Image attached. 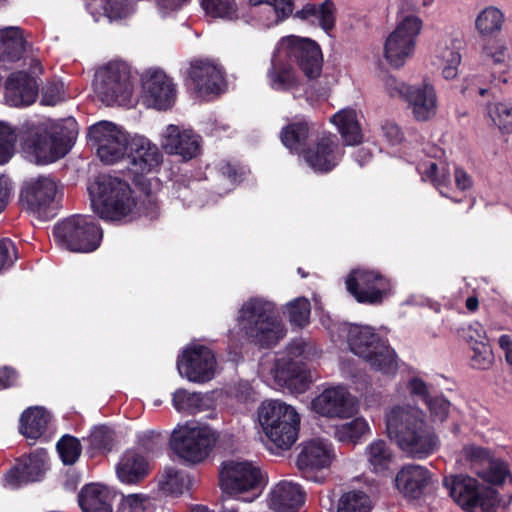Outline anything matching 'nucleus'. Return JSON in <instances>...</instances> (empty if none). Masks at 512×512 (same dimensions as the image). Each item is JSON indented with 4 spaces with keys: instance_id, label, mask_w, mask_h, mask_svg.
<instances>
[{
    "instance_id": "nucleus-47",
    "label": "nucleus",
    "mask_w": 512,
    "mask_h": 512,
    "mask_svg": "<svg viewBox=\"0 0 512 512\" xmlns=\"http://www.w3.org/2000/svg\"><path fill=\"white\" fill-rule=\"evenodd\" d=\"M309 128L304 122L294 123L286 126L281 133L282 143L291 151L301 153L305 151V141L308 137Z\"/></svg>"
},
{
    "instance_id": "nucleus-38",
    "label": "nucleus",
    "mask_w": 512,
    "mask_h": 512,
    "mask_svg": "<svg viewBox=\"0 0 512 512\" xmlns=\"http://www.w3.org/2000/svg\"><path fill=\"white\" fill-rule=\"evenodd\" d=\"M295 16L311 24H317L323 30L328 31L335 24V6L330 0H325L319 5L308 3L297 11Z\"/></svg>"
},
{
    "instance_id": "nucleus-59",
    "label": "nucleus",
    "mask_w": 512,
    "mask_h": 512,
    "mask_svg": "<svg viewBox=\"0 0 512 512\" xmlns=\"http://www.w3.org/2000/svg\"><path fill=\"white\" fill-rule=\"evenodd\" d=\"M427 408L433 422H444L450 412V402L441 396L432 397L427 401Z\"/></svg>"
},
{
    "instance_id": "nucleus-18",
    "label": "nucleus",
    "mask_w": 512,
    "mask_h": 512,
    "mask_svg": "<svg viewBox=\"0 0 512 512\" xmlns=\"http://www.w3.org/2000/svg\"><path fill=\"white\" fill-rule=\"evenodd\" d=\"M176 96V84L165 71L151 67L142 72L139 102L146 108L168 110L174 105Z\"/></svg>"
},
{
    "instance_id": "nucleus-29",
    "label": "nucleus",
    "mask_w": 512,
    "mask_h": 512,
    "mask_svg": "<svg viewBox=\"0 0 512 512\" xmlns=\"http://www.w3.org/2000/svg\"><path fill=\"white\" fill-rule=\"evenodd\" d=\"M304 504V492L293 481L281 480L268 494L267 505L275 512H297Z\"/></svg>"
},
{
    "instance_id": "nucleus-2",
    "label": "nucleus",
    "mask_w": 512,
    "mask_h": 512,
    "mask_svg": "<svg viewBox=\"0 0 512 512\" xmlns=\"http://www.w3.org/2000/svg\"><path fill=\"white\" fill-rule=\"evenodd\" d=\"M93 211L102 219L120 221L132 219L143 206L150 218L158 215L157 201L148 194L147 200L138 206L129 183L112 175L99 176L88 188Z\"/></svg>"
},
{
    "instance_id": "nucleus-55",
    "label": "nucleus",
    "mask_w": 512,
    "mask_h": 512,
    "mask_svg": "<svg viewBox=\"0 0 512 512\" xmlns=\"http://www.w3.org/2000/svg\"><path fill=\"white\" fill-rule=\"evenodd\" d=\"M16 135L12 128L4 122H0V165L7 163L14 151Z\"/></svg>"
},
{
    "instance_id": "nucleus-14",
    "label": "nucleus",
    "mask_w": 512,
    "mask_h": 512,
    "mask_svg": "<svg viewBox=\"0 0 512 512\" xmlns=\"http://www.w3.org/2000/svg\"><path fill=\"white\" fill-rule=\"evenodd\" d=\"M307 344L302 339L293 341L288 347L289 357L278 358L271 375L279 388H286L291 393H303L312 381L309 371L304 365L292 359L305 354Z\"/></svg>"
},
{
    "instance_id": "nucleus-32",
    "label": "nucleus",
    "mask_w": 512,
    "mask_h": 512,
    "mask_svg": "<svg viewBox=\"0 0 512 512\" xmlns=\"http://www.w3.org/2000/svg\"><path fill=\"white\" fill-rule=\"evenodd\" d=\"M30 47L17 26L0 28V62L13 63L27 57Z\"/></svg>"
},
{
    "instance_id": "nucleus-12",
    "label": "nucleus",
    "mask_w": 512,
    "mask_h": 512,
    "mask_svg": "<svg viewBox=\"0 0 512 512\" xmlns=\"http://www.w3.org/2000/svg\"><path fill=\"white\" fill-rule=\"evenodd\" d=\"M54 236L67 250L89 253L99 247L103 232L91 216L75 215L56 224Z\"/></svg>"
},
{
    "instance_id": "nucleus-13",
    "label": "nucleus",
    "mask_w": 512,
    "mask_h": 512,
    "mask_svg": "<svg viewBox=\"0 0 512 512\" xmlns=\"http://www.w3.org/2000/svg\"><path fill=\"white\" fill-rule=\"evenodd\" d=\"M444 486L452 499L467 512H493L497 504L496 491L480 485L467 475H454L444 479Z\"/></svg>"
},
{
    "instance_id": "nucleus-63",
    "label": "nucleus",
    "mask_w": 512,
    "mask_h": 512,
    "mask_svg": "<svg viewBox=\"0 0 512 512\" xmlns=\"http://www.w3.org/2000/svg\"><path fill=\"white\" fill-rule=\"evenodd\" d=\"M381 131L385 139L392 145L399 144L403 139L401 129L392 121H384L381 124Z\"/></svg>"
},
{
    "instance_id": "nucleus-37",
    "label": "nucleus",
    "mask_w": 512,
    "mask_h": 512,
    "mask_svg": "<svg viewBox=\"0 0 512 512\" xmlns=\"http://www.w3.org/2000/svg\"><path fill=\"white\" fill-rule=\"evenodd\" d=\"M249 4L259 7V20L266 27L277 25L293 12L292 0H249Z\"/></svg>"
},
{
    "instance_id": "nucleus-52",
    "label": "nucleus",
    "mask_w": 512,
    "mask_h": 512,
    "mask_svg": "<svg viewBox=\"0 0 512 512\" xmlns=\"http://www.w3.org/2000/svg\"><path fill=\"white\" fill-rule=\"evenodd\" d=\"M462 456L469 463L471 470L476 473L494 456V454L488 448L468 444L463 447Z\"/></svg>"
},
{
    "instance_id": "nucleus-36",
    "label": "nucleus",
    "mask_w": 512,
    "mask_h": 512,
    "mask_svg": "<svg viewBox=\"0 0 512 512\" xmlns=\"http://www.w3.org/2000/svg\"><path fill=\"white\" fill-rule=\"evenodd\" d=\"M79 505L83 512H113L111 493L100 484L85 486L79 494Z\"/></svg>"
},
{
    "instance_id": "nucleus-8",
    "label": "nucleus",
    "mask_w": 512,
    "mask_h": 512,
    "mask_svg": "<svg viewBox=\"0 0 512 512\" xmlns=\"http://www.w3.org/2000/svg\"><path fill=\"white\" fill-rule=\"evenodd\" d=\"M423 25L414 0H402L396 26L384 42V58L391 66L401 68L413 56Z\"/></svg>"
},
{
    "instance_id": "nucleus-28",
    "label": "nucleus",
    "mask_w": 512,
    "mask_h": 512,
    "mask_svg": "<svg viewBox=\"0 0 512 512\" xmlns=\"http://www.w3.org/2000/svg\"><path fill=\"white\" fill-rule=\"evenodd\" d=\"M131 169L136 174L154 171L161 163L162 155L158 147L142 136H134L128 147Z\"/></svg>"
},
{
    "instance_id": "nucleus-21",
    "label": "nucleus",
    "mask_w": 512,
    "mask_h": 512,
    "mask_svg": "<svg viewBox=\"0 0 512 512\" xmlns=\"http://www.w3.org/2000/svg\"><path fill=\"white\" fill-rule=\"evenodd\" d=\"M316 414L330 419H349L359 412V401L344 386L324 389L311 401Z\"/></svg>"
},
{
    "instance_id": "nucleus-22",
    "label": "nucleus",
    "mask_w": 512,
    "mask_h": 512,
    "mask_svg": "<svg viewBox=\"0 0 512 512\" xmlns=\"http://www.w3.org/2000/svg\"><path fill=\"white\" fill-rule=\"evenodd\" d=\"M189 77L191 87L203 98L219 95L226 89L223 68L211 60L192 62Z\"/></svg>"
},
{
    "instance_id": "nucleus-39",
    "label": "nucleus",
    "mask_w": 512,
    "mask_h": 512,
    "mask_svg": "<svg viewBox=\"0 0 512 512\" xmlns=\"http://www.w3.org/2000/svg\"><path fill=\"white\" fill-rule=\"evenodd\" d=\"M371 434V427L363 416L338 424L334 428V438L343 444L356 446Z\"/></svg>"
},
{
    "instance_id": "nucleus-4",
    "label": "nucleus",
    "mask_w": 512,
    "mask_h": 512,
    "mask_svg": "<svg viewBox=\"0 0 512 512\" xmlns=\"http://www.w3.org/2000/svg\"><path fill=\"white\" fill-rule=\"evenodd\" d=\"M77 124L71 119H43L27 127L24 149L30 161L49 164L65 156L74 144Z\"/></svg>"
},
{
    "instance_id": "nucleus-45",
    "label": "nucleus",
    "mask_w": 512,
    "mask_h": 512,
    "mask_svg": "<svg viewBox=\"0 0 512 512\" xmlns=\"http://www.w3.org/2000/svg\"><path fill=\"white\" fill-rule=\"evenodd\" d=\"M481 480L490 485H502L510 478L508 465L495 456L475 473Z\"/></svg>"
},
{
    "instance_id": "nucleus-54",
    "label": "nucleus",
    "mask_w": 512,
    "mask_h": 512,
    "mask_svg": "<svg viewBox=\"0 0 512 512\" xmlns=\"http://www.w3.org/2000/svg\"><path fill=\"white\" fill-rule=\"evenodd\" d=\"M59 455L66 465L74 464L82 451L80 441L70 435H64L57 443Z\"/></svg>"
},
{
    "instance_id": "nucleus-10",
    "label": "nucleus",
    "mask_w": 512,
    "mask_h": 512,
    "mask_svg": "<svg viewBox=\"0 0 512 512\" xmlns=\"http://www.w3.org/2000/svg\"><path fill=\"white\" fill-rule=\"evenodd\" d=\"M216 442L215 432L197 423H185L174 428L170 437L172 451L190 464L204 461Z\"/></svg>"
},
{
    "instance_id": "nucleus-58",
    "label": "nucleus",
    "mask_w": 512,
    "mask_h": 512,
    "mask_svg": "<svg viewBox=\"0 0 512 512\" xmlns=\"http://www.w3.org/2000/svg\"><path fill=\"white\" fill-rule=\"evenodd\" d=\"M123 507L127 512H153L152 500L143 494H130L124 497Z\"/></svg>"
},
{
    "instance_id": "nucleus-33",
    "label": "nucleus",
    "mask_w": 512,
    "mask_h": 512,
    "mask_svg": "<svg viewBox=\"0 0 512 512\" xmlns=\"http://www.w3.org/2000/svg\"><path fill=\"white\" fill-rule=\"evenodd\" d=\"M149 472V462L137 450L130 449L123 453L117 466V477L122 483L136 484L144 479Z\"/></svg>"
},
{
    "instance_id": "nucleus-43",
    "label": "nucleus",
    "mask_w": 512,
    "mask_h": 512,
    "mask_svg": "<svg viewBox=\"0 0 512 512\" xmlns=\"http://www.w3.org/2000/svg\"><path fill=\"white\" fill-rule=\"evenodd\" d=\"M191 486L190 476L183 470L168 467L159 479L160 489L170 495H181Z\"/></svg>"
},
{
    "instance_id": "nucleus-53",
    "label": "nucleus",
    "mask_w": 512,
    "mask_h": 512,
    "mask_svg": "<svg viewBox=\"0 0 512 512\" xmlns=\"http://www.w3.org/2000/svg\"><path fill=\"white\" fill-rule=\"evenodd\" d=\"M87 440L91 449L97 452H109L114 444V433L107 426H97L93 428Z\"/></svg>"
},
{
    "instance_id": "nucleus-61",
    "label": "nucleus",
    "mask_w": 512,
    "mask_h": 512,
    "mask_svg": "<svg viewBox=\"0 0 512 512\" xmlns=\"http://www.w3.org/2000/svg\"><path fill=\"white\" fill-rule=\"evenodd\" d=\"M406 389L412 397L423 400L426 404L430 397V388L428 384L421 378L413 376L406 384Z\"/></svg>"
},
{
    "instance_id": "nucleus-60",
    "label": "nucleus",
    "mask_w": 512,
    "mask_h": 512,
    "mask_svg": "<svg viewBox=\"0 0 512 512\" xmlns=\"http://www.w3.org/2000/svg\"><path fill=\"white\" fill-rule=\"evenodd\" d=\"M411 87L412 85H408L392 75H386L383 79L384 91L391 98H399L405 100Z\"/></svg>"
},
{
    "instance_id": "nucleus-57",
    "label": "nucleus",
    "mask_w": 512,
    "mask_h": 512,
    "mask_svg": "<svg viewBox=\"0 0 512 512\" xmlns=\"http://www.w3.org/2000/svg\"><path fill=\"white\" fill-rule=\"evenodd\" d=\"M473 355L471 356L472 365L478 369L487 368L493 361V354L488 344V340L485 339L481 342L474 343L470 346Z\"/></svg>"
},
{
    "instance_id": "nucleus-16",
    "label": "nucleus",
    "mask_w": 512,
    "mask_h": 512,
    "mask_svg": "<svg viewBox=\"0 0 512 512\" xmlns=\"http://www.w3.org/2000/svg\"><path fill=\"white\" fill-rule=\"evenodd\" d=\"M347 291L362 304H381L392 290L391 281L379 271L356 268L345 279Z\"/></svg>"
},
{
    "instance_id": "nucleus-1",
    "label": "nucleus",
    "mask_w": 512,
    "mask_h": 512,
    "mask_svg": "<svg viewBox=\"0 0 512 512\" xmlns=\"http://www.w3.org/2000/svg\"><path fill=\"white\" fill-rule=\"evenodd\" d=\"M322 53L319 46L308 38L285 36L277 43L266 71L268 86L277 92H292L302 80L295 66L297 63L309 79L320 76Z\"/></svg>"
},
{
    "instance_id": "nucleus-23",
    "label": "nucleus",
    "mask_w": 512,
    "mask_h": 512,
    "mask_svg": "<svg viewBox=\"0 0 512 512\" xmlns=\"http://www.w3.org/2000/svg\"><path fill=\"white\" fill-rule=\"evenodd\" d=\"M202 137L191 128L174 124L167 125L161 134V145L169 154L184 160L196 157L201 149Z\"/></svg>"
},
{
    "instance_id": "nucleus-64",
    "label": "nucleus",
    "mask_w": 512,
    "mask_h": 512,
    "mask_svg": "<svg viewBox=\"0 0 512 512\" xmlns=\"http://www.w3.org/2000/svg\"><path fill=\"white\" fill-rule=\"evenodd\" d=\"M16 259V249L9 239H0V271Z\"/></svg>"
},
{
    "instance_id": "nucleus-40",
    "label": "nucleus",
    "mask_w": 512,
    "mask_h": 512,
    "mask_svg": "<svg viewBox=\"0 0 512 512\" xmlns=\"http://www.w3.org/2000/svg\"><path fill=\"white\" fill-rule=\"evenodd\" d=\"M50 420L49 413L43 407L25 410L20 419V432L27 439L36 440L45 431Z\"/></svg>"
},
{
    "instance_id": "nucleus-19",
    "label": "nucleus",
    "mask_w": 512,
    "mask_h": 512,
    "mask_svg": "<svg viewBox=\"0 0 512 512\" xmlns=\"http://www.w3.org/2000/svg\"><path fill=\"white\" fill-rule=\"evenodd\" d=\"M59 193L60 186L53 177L40 175L23 182L20 201L28 212L38 218H46Z\"/></svg>"
},
{
    "instance_id": "nucleus-44",
    "label": "nucleus",
    "mask_w": 512,
    "mask_h": 512,
    "mask_svg": "<svg viewBox=\"0 0 512 512\" xmlns=\"http://www.w3.org/2000/svg\"><path fill=\"white\" fill-rule=\"evenodd\" d=\"M486 116L502 134L512 133V104L493 102L487 105Z\"/></svg>"
},
{
    "instance_id": "nucleus-48",
    "label": "nucleus",
    "mask_w": 512,
    "mask_h": 512,
    "mask_svg": "<svg viewBox=\"0 0 512 512\" xmlns=\"http://www.w3.org/2000/svg\"><path fill=\"white\" fill-rule=\"evenodd\" d=\"M172 402L178 412L195 414L204 410L205 397L201 393L178 389L173 394Z\"/></svg>"
},
{
    "instance_id": "nucleus-46",
    "label": "nucleus",
    "mask_w": 512,
    "mask_h": 512,
    "mask_svg": "<svg viewBox=\"0 0 512 512\" xmlns=\"http://www.w3.org/2000/svg\"><path fill=\"white\" fill-rule=\"evenodd\" d=\"M504 23L503 12L494 7L484 8L477 16L475 25L477 31L482 35H492L502 29Z\"/></svg>"
},
{
    "instance_id": "nucleus-6",
    "label": "nucleus",
    "mask_w": 512,
    "mask_h": 512,
    "mask_svg": "<svg viewBox=\"0 0 512 512\" xmlns=\"http://www.w3.org/2000/svg\"><path fill=\"white\" fill-rule=\"evenodd\" d=\"M258 421L273 453L287 451L296 443L301 418L296 409L280 400H268L258 408Z\"/></svg>"
},
{
    "instance_id": "nucleus-25",
    "label": "nucleus",
    "mask_w": 512,
    "mask_h": 512,
    "mask_svg": "<svg viewBox=\"0 0 512 512\" xmlns=\"http://www.w3.org/2000/svg\"><path fill=\"white\" fill-rule=\"evenodd\" d=\"M432 482V473L417 464L404 465L395 475L394 486L405 498H421Z\"/></svg>"
},
{
    "instance_id": "nucleus-9",
    "label": "nucleus",
    "mask_w": 512,
    "mask_h": 512,
    "mask_svg": "<svg viewBox=\"0 0 512 512\" xmlns=\"http://www.w3.org/2000/svg\"><path fill=\"white\" fill-rule=\"evenodd\" d=\"M93 87L99 100L108 106L132 104L130 67L123 61H112L100 67L95 73Z\"/></svg>"
},
{
    "instance_id": "nucleus-5",
    "label": "nucleus",
    "mask_w": 512,
    "mask_h": 512,
    "mask_svg": "<svg viewBox=\"0 0 512 512\" xmlns=\"http://www.w3.org/2000/svg\"><path fill=\"white\" fill-rule=\"evenodd\" d=\"M238 333L250 343L269 347L285 336L275 303L263 297L246 300L238 310Z\"/></svg>"
},
{
    "instance_id": "nucleus-42",
    "label": "nucleus",
    "mask_w": 512,
    "mask_h": 512,
    "mask_svg": "<svg viewBox=\"0 0 512 512\" xmlns=\"http://www.w3.org/2000/svg\"><path fill=\"white\" fill-rule=\"evenodd\" d=\"M373 507L372 497L360 489L342 493L336 502V512H371Z\"/></svg>"
},
{
    "instance_id": "nucleus-7",
    "label": "nucleus",
    "mask_w": 512,
    "mask_h": 512,
    "mask_svg": "<svg viewBox=\"0 0 512 512\" xmlns=\"http://www.w3.org/2000/svg\"><path fill=\"white\" fill-rule=\"evenodd\" d=\"M347 344L355 355L365 360L371 369L385 375H393L398 370L395 351L382 340L370 326L349 324L339 325Z\"/></svg>"
},
{
    "instance_id": "nucleus-31",
    "label": "nucleus",
    "mask_w": 512,
    "mask_h": 512,
    "mask_svg": "<svg viewBox=\"0 0 512 512\" xmlns=\"http://www.w3.org/2000/svg\"><path fill=\"white\" fill-rule=\"evenodd\" d=\"M405 101L417 121H428L436 115L437 94L434 86L430 83L413 85Z\"/></svg>"
},
{
    "instance_id": "nucleus-20",
    "label": "nucleus",
    "mask_w": 512,
    "mask_h": 512,
    "mask_svg": "<svg viewBox=\"0 0 512 512\" xmlns=\"http://www.w3.org/2000/svg\"><path fill=\"white\" fill-rule=\"evenodd\" d=\"M217 362L212 350L201 344L188 345L177 359L181 377L193 383H206L216 374Z\"/></svg>"
},
{
    "instance_id": "nucleus-49",
    "label": "nucleus",
    "mask_w": 512,
    "mask_h": 512,
    "mask_svg": "<svg viewBox=\"0 0 512 512\" xmlns=\"http://www.w3.org/2000/svg\"><path fill=\"white\" fill-rule=\"evenodd\" d=\"M206 14L223 20L232 21L238 18V7L235 0H202Z\"/></svg>"
},
{
    "instance_id": "nucleus-27",
    "label": "nucleus",
    "mask_w": 512,
    "mask_h": 512,
    "mask_svg": "<svg viewBox=\"0 0 512 512\" xmlns=\"http://www.w3.org/2000/svg\"><path fill=\"white\" fill-rule=\"evenodd\" d=\"M38 96V84L34 77L25 72L13 73L5 86L4 99L12 107H25L35 102Z\"/></svg>"
},
{
    "instance_id": "nucleus-35",
    "label": "nucleus",
    "mask_w": 512,
    "mask_h": 512,
    "mask_svg": "<svg viewBox=\"0 0 512 512\" xmlns=\"http://www.w3.org/2000/svg\"><path fill=\"white\" fill-rule=\"evenodd\" d=\"M364 458L372 473L384 474L393 464L395 454L387 441L374 439L366 445Z\"/></svg>"
},
{
    "instance_id": "nucleus-50",
    "label": "nucleus",
    "mask_w": 512,
    "mask_h": 512,
    "mask_svg": "<svg viewBox=\"0 0 512 512\" xmlns=\"http://www.w3.org/2000/svg\"><path fill=\"white\" fill-rule=\"evenodd\" d=\"M310 311L311 307L308 299L299 297L287 303L284 313L293 325L304 327L309 322Z\"/></svg>"
},
{
    "instance_id": "nucleus-62",
    "label": "nucleus",
    "mask_w": 512,
    "mask_h": 512,
    "mask_svg": "<svg viewBox=\"0 0 512 512\" xmlns=\"http://www.w3.org/2000/svg\"><path fill=\"white\" fill-rule=\"evenodd\" d=\"M63 95V83H49L43 88L41 103L46 106H54L63 99Z\"/></svg>"
},
{
    "instance_id": "nucleus-56",
    "label": "nucleus",
    "mask_w": 512,
    "mask_h": 512,
    "mask_svg": "<svg viewBox=\"0 0 512 512\" xmlns=\"http://www.w3.org/2000/svg\"><path fill=\"white\" fill-rule=\"evenodd\" d=\"M103 9L105 16L112 21L129 16L134 7L131 0H107Z\"/></svg>"
},
{
    "instance_id": "nucleus-17",
    "label": "nucleus",
    "mask_w": 512,
    "mask_h": 512,
    "mask_svg": "<svg viewBox=\"0 0 512 512\" xmlns=\"http://www.w3.org/2000/svg\"><path fill=\"white\" fill-rule=\"evenodd\" d=\"M88 139L100 160L113 164L128 151L131 138L122 127L110 121H99L88 128Z\"/></svg>"
},
{
    "instance_id": "nucleus-3",
    "label": "nucleus",
    "mask_w": 512,
    "mask_h": 512,
    "mask_svg": "<svg viewBox=\"0 0 512 512\" xmlns=\"http://www.w3.org/2000/svg\"><path fill=\"white\" fill-rule=\"evenodd\" d=\"M385 421L389 438L412 458H426L439 448V440L428 428L420 408L395 405L387 411Z\"/></svg>"
},
{
    "instance_id": "nucleus-34",
    "label": "nucleus",
    "mask_w": 512,
    "mask_h": 512,
    "mask_svg": "<svg viewBox=\"0 0 512 512\" xmlns=\"http://www.w3.org/2000/svg\"><path fill=\"white\" fill-rule=\"evenodd\" d=\"M361 117L357 110L350 107L341 109L331 117V122L337 127L347 145H357L362 142Z\"/></svg>"
},
{
    "instance_id": "nucleus-24",
    "label": "nucleus",
    "mask_w": 512,
    "mask_h": 512,
    "mask_svg": "<svg viewBox=\"0 0 512 512\" xmlns=\"http://www.w3.org/2000/svg\"><path fill=\"white\" fill-rule=\"evenodd\" d=\"M343 151L332 135L319 137L311 146L303 151V158L308 166L318 173L333 170L341 161Z\"/></svg>"
},
{
    "instance_id": "nucleus-41",
    "label": "nucleus",
    "mask_w": 512,
    "mask_h": 512,
    "mask_svg": "<svg viewBox=\"0 0 512 512\" xmlns=\"http://www.w3.org/2000/svg\"><path fill=\"white\" fill-rule=\"evenodd\" d=\"M417 170L422 180L431 182L443 196H447L443 192V188L450 183L451 169L449 165L443 161L428 160L419 163Z\"/></svg>"
},
{
    "instance_id": "nucleus-11",
    "label": "nucleus",
    "mask_w": 512,
    "mask_h": 512,
    "mask_svg": "<svg viewBox=\"0 0 512 512\" xmlns=\"http://www.w3.org/2000/svg\"><path fill=\"white\" fill-rule=\"evenodd\" d=\"M220 485L224 493L251 502L261 493L263 476L252 462L231 460L223 464Z\"/></svg>"
},
{
    "instance_id": "nucleus-15",
    "label": "nucleus",
    "mask_w": 512,
    "mask_h": 512,
    "mask_svg": "<svg viewBox=\"0 0 512 512\" xmlns=\"http://www.w3.org/2000/svg\"><path fill=\"white\" fill-rule=\"evenodd\" d=\"M335 457L330 441L322 438L310 439L301 443L296 466L306 480L323 483Z\"/></svg>"
},
{
    "instance_id": "nucleus-26",
    "label": "nucleus",
    "mask_w": 512,
    "mask_h": 512,
    "mask_svg": "<svg viewBox=\"0 0 512 512\" xmlns=\"http://www.w3.org/2000/svg\"><path fill=\"white\" fill-rule=\"evenodd\" d=\"M47 469V454L37 451L20 461L5 475V486L11 489L39 481Z\"/></svg>"
},
{
    "instance_id": "nucleus-30",
    "label": "nucleus",
    "mask_w": 512,
    "mask_h": 512,
    "mask_svg": "<svg viewBox=\"0 0 512 512\" xmlns=\"http://www.w3.org/2000/svg\"><path fill=\"white\" fill-rule=\"evenodd\" d=\"M461 40L455 36L444 38L437 44L432 58V65L440 71L446 80L457 77L461 63Z\"/></svg>"
},
{
    "instance_id": "nucleus-51",
    "label": "nucleus",
    "mask_w": 512,
    "mask_h": 512,
    "mask_svg": "<svg viewBox=\"0 0 512 512\" xmlns=\"http://www.w3.org/2000/svg\"><path fill=\"white\" fill-rule=\"evenodd\" d=\"M483 56L496 65L507 66L510 53L506 42L502 39H489L482 47Z\"/></svg>"
}]
</instances>
